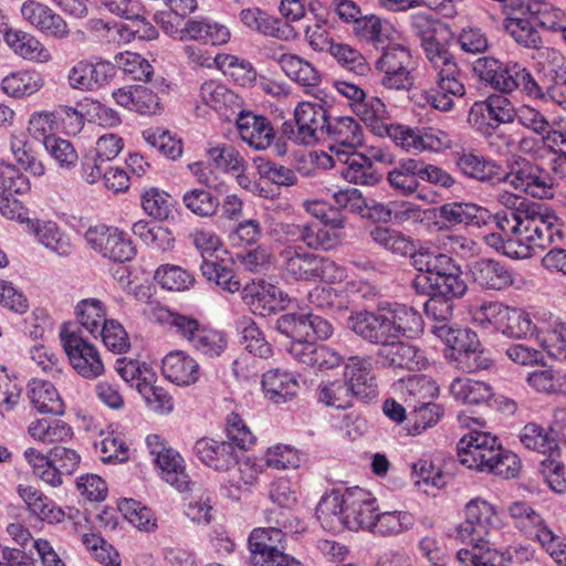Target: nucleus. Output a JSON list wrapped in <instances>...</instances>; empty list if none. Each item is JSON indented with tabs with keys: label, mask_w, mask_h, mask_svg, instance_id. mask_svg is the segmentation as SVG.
Instances as JSON below:
<instances>
[{
	"label": "nucleus",
	"mask_w": 566,
	"mask_h": 566,
	"mask_svg": "<svg viewBox=\"0 0 566 566\" xmlns=\"http://www.w3.org/2000/svg\"><path fill=\"white\" fill-rule=\"evenodd\" d=\"M85 241L103 258L113 262H127L136 254L130 237L118 228L105 224L91 227L85 232Z\"/></svg>",
	"instance_id": "obj_12"
},
{
	"label": "nucleus",
	"mask_w": 566,
	"mask_h": 566,
	"mask_svg": "<svg viewBox=\"0 0 566 566\" xmlns=\"http://www.w3.org/2000/svg\"><path fill=\"white\" fill-rule=\"evenodd\" d=\"M178 33L181 41L192 40L211 45L226 44L231 38L226 24L207 17L187 20Z\"/></svg>",
	"instance_id": "obj_29"
},
{
	"label": "nucleus",
	"mask_w": 566,
	"mask_h": 566,
	"mask_svg": "<svg viewBox=\"0 0 566 566\" xmlns=\"http://www.w3.org/2000/svg\"><path fill=\"white\" fill-rule=\"evenodd\" d=\"M493 122L494 120L486 99L473 103L468 115V123L471 125V127L483 135H490L491 140L489 144L491 147L495 146L494 139H499L504 146L510 147V145L513 143V139L510 135H491V132L494 128Z\"/></svg>",
	"instance_id": "obj_55"
},
{
	"label": "nucleus",
	"mask_w": 566,
	"mask_h": 566,
	"mask_svg": "<svg viewBox=\"0 0 566 566\" xmlns=\"http://www.w3.org/2000/svg\"><path fill=\"white\" fill-rule=\"evenodd\" d=\"M25 226V232L49 251L60 255L69 256L73 252V244L61 227L52 220L30 218L29 210H24L21 219H12Z\"/></svg>",
	"instance_id": "obj_16"
},
{
	"label": "nucleus",
	"mask_w": 566,
	"mask_h": 566,
	"mask_svg": "<svg viewBox=\"0 0 566 566\" xmlns=\"http://www.w3.org/2000/svg\"><path fill=\"white\" fill-rule=\"evenodd\" d=\"M282 71L302 86H315L319 82L317 70L301 56L292 53L281 54L277 59Z\"/></svg>",
	"instance_id": "obj_46"
},
{
	"label": "nucleus",
	"mask_w": 566,
	"mask_h": 566,
	"mask_svg": "<svg viewBox=\"0 0 566 566\" xmlns=\"http://www.w3.org/2000/svg\"><path fill=\"white\" fill-rule=\"evenodd\" d=\"M474 74L495 91L512 93L520 86L526 95H538V83L518 62L503 63L491 56L479 57L473 63Z\"/></svg>",
	"instance_id": "obj_5"
},
{
	"label": "nucleus",
	"mask_w": 566,
	"mask_h": 566,
	"mask_svg": "<svg viewBox=\"0 0 566 566\" xmlns=\"http://www.w3.org/2000/svg\"><path fill=\"white\" fill-rule=\"evenodd\" d=\"M376 499L368 491L359 488L346 490L345 527L350 531L367 530L371 532L377 517Z\"/></svg>",
	"instance_id": "obj_22"
},
{
	"label": "nucleus",
	"mask_w": 566,
	"mask_h": 566,
	"mask_svg": "<svg viewBox=\"0 0 566 566\" xmlns=\"http://www.w3.org/2000/svg\"><path fill=\"white\" fill-rule=\"evenodd\" d=\"M473 282L483 290L502 291L514 283L513 272L502 262L481 259L470 268Z\"/></svg>",
	"instance_id": "obj_28"
},
{
	"label": "nucleus",
	"mask_w": 566,
	"mask_h": 566,
	"mask_svg": "<svg viewBox=\"0 0 566 566\" xmlns=\"http://www.w3.org/2000/svg\"><path fill=\"white\" fill-rule=\"evenodd\" d=\"M518 439L526 449L543 454L551 452L556 447V442L547 429L535 422L526 423L521 429Z\"/></svg>",
	"instance_id": "obj_63"
},
{
	"label": "nucleus",
	"mask_w": 566,
	"mask_h": 566,
	"mask_svg": "<svg viewBox=\"0 0 566 566\" xmlns=\"http://www.w3.org/2000/svg\"><path fill=\"white\" fill-rule=\"evenodd\" d=\"M370 238L376 244L391 253L399 255L410 254L411 256L413 254L415 245L412 240L399 230L378 226L370 231Z\"/></svg>",
	"instance_id": "obj_53"
},
{
	"label": "nucleus",
	"mask_w": 566,
	"mask_h": 566,
	"mask_svg": "<svg viewBox=\"0 0 566 566\" xmlns=\"http://www.w3.org/2000/svg\"><path fill=\"white\" fill-rule=\"evenodd\" d=\"M17 492L20 499L25 503L29 512L38 518L48 523H59L64 517L61 507L45 496L41 491L31 485L19 484Z\"/></svg>",
	"instance_id": "obj_39"
},
{
	"label": "nucleus",
	"mask_w": 566,
	"mask_h": 566,
	"mask_svg": "<svg viewBox=\"0 0 566 566\" xmlns=\"http://www.w3.org/2000/svg\"><path fill=\"white\" fill-rule=\"evenodd\" d=\"M375 67L381 74L380 84L386 88L406 91L413 85L416 61L410 50L401 44L384 48Z\"/></svg>",
	"instance_id": "obj_8"
},
{
	"label": "nucleus",
	"mask_w": 566,
	"mask_h": 566,
	"mask_svg": "<svg viewBox=\"0 0 566 566\" xmlns=\"http://www.w3.org/2000/svg\"><path fill=\"white\" fill-rule=\"evenodd\" d=\"M146 446L160 478L178 491H186L190 481L179 452L168 447L158 434L147 436Z\"/></svg>",
	"instance_id": "obj_13"
},
{
	"label": "nucleus",
	"mask_w": 566,
	"mask_h": 566,
	"mask_svg": "<svg viewBox=\"0 0 566 566\" xmlns=\"http://www.w3.org/2000/svg\"><path fill=\"white\" fill-rule=\"evenodd\" d=\"M496 200L507 209L503 216H496L497 221L514 226L512 229L521 228L525 232H534L548 237V239L562 238L560 221L547 208L531 203L525 198L507 190L500 191Z\"/></svg>",
	"instance_id": "obj_3"
},
{
	"label": "nucleus",
	"mask_w": 566,
	"mask_h": 566,
	"mask_svg": "<svg viewBox=\"0 0 566 566\" xmlns=\"http://www.w3.org/2000/svg\"><path fill=\"white\" fill-rule=\"evenodd\" d=\"M112 97L118 106L142 115H157L163 111L159 97L144 85H126L116 88Z\"/></svg>",
	"instance_id": "obj_26"
},
{
	"label": "nucleus",
	"mask_w": 566,
	"mask_h": 566,
	"mask_svg": "<svg viewBox=\"0 0 566 566\" xmlns=\"http://www.w3.org/2000/svg\"><path fill=\"white\" fill-rule=\"evenodd\" d=\"M326 134L333 142L328 156H334L335 150H356L364 142L361 126L349 116L331 118Z\"/></svg>",
	"instance_id": "obj_33"
},
{
	"label": "nucleus",
	"mask_w": 566,
	"mask_h": 566,
	"mask_svg": "<svg viewBox=\"0 0 566 566\" xmlns=\"http://www.w3.org/2000/svg\"><path fill=\"white\" fill-rule=\"evenodd\" d=\"M155 279L163 289L177 292L189 290L196 282L191 272L172 264L159 266L155 272Z\"/></svg>",
	"instance_id": "obj_60"
},
{
	"label": "nucleus",
	"mask_w": 566,
	"mask_h": 566,
	"mask_svg": "<svg viewBox=\"0 0 566 566\" xmlns=\"http://www.w3.org/2000/svg\"><path fill=\"white\" fill-rule=\"evenodd\" d=\"M450 395L464 405L478 406L486 403L493 397L492 387L471 378H454L449 386Z\"/></svg>",
	"instance_id": "obj_42"
},
{
	"label": "nucleus",
	"mask_w": 566,
	"mask_h": 566,
	"mask_svg": "<svg viewBox=\"0 0 566 566\" xmlns=\"http://www.w3.org/2000/svg\"><path fill=\"white\" fill-rule=\"evenodd\" d=\"M347 385L353 388L356 398L371 400L377 397L378 389L371 374V361L369 358L350 357L345 366Z\"/></svg>",
	"instance_id": "obj_34"
},
{
	"label": "nucleus",
	"mask_w": 566,
	"mask_h": 566,
	"mask_svg": "<svg viewBox=\"0 0 566 566\" xmlns=\"http://www.w3.org/2000/svg\"><path fill=\"white\" fill-rule=\"evenodd\" d=\"M556 324H565L558 318L549 316L548 319L532 317L522 308L510 307L499 328V332L509 338L525 339L535 336L553 358L566 363V348L564 340L553 331Z\"/></svg>",
	"instance_id": "obj_4"
},
{
	"label": "nucleus",
	"mask_w": 566,
	"mask_h": 566,
	"mask_svg": "<svg viewBox=\"0 0 566 566\" xmlns=\"http://www.w3.org/2000/svg\"><path fill=\"white\" fill-rule=\"evenodd\" d=\"M240 138L256 150H264L273 143L275 137L271 122L251 111H240L235 119Z\"/></svg>",
	"instance_id": "obj_24"
},
{
	"label": "nucleus",
	"mask_w": 566,
	"mask_h": 566,
	"mask_svg": "<svg viewBox=\"0 0 566 566\" xmlns=\"http://www.w3.org/2000/svg\"><path fill=\"white\" fill-rule=\"evenodd\" d=\"M426 56L436 70V86L426 93L427 103L437 111L450 112L454 97H462L465 87L460 80V69L451 53L436 40V36L421 42Z\"/></svg>",
	"instance_id": "obj_2"
},
{
	"label": "nucleus",
	"mask_w": 566,
	"mask_h": 566,
	"mask_svg": "<svg viewBox=\"0 0 566 566\" xmlns=\"http://www.w3.org/2000/svg\"><path fill=\"white\" fill-rule=\"evenodd\" d=\"M384 366L394 369L421 370L428 366V359L418 347L395 339L377 353Z\"/></svg>",
	"instance_id": "obj_25"
},
{
	"label": "nucleus",
	"mask_w": 566,
	"mask_h": 566,
	"mask_svg": "<svg viewBox=\"0 0 566 566\" xmlns=\"http://www.w3.org/2000/svg\"><path fill=\"white\" fill-rule=\"evenodd\" d=\"M29 398L33 407L41 413L60 415L63 412V401L50 381L32 379L29 382Z\"/></svg>",
	"instance_id": "obj_44"
},
{
	"label": "nucleus",
	"mask_w": 566,
	"mask_h": 566,
	"mask_svg": "<svg viewBox=\"0 0 566 566\" xmlns=\"http://www.w3.org/2000/svg\"><path fill=\"white\" fill-rule=\"evenodd\" d=\"M318 256L301 245L286 244L279 252L280 268L287 279L315 282Z\"/></svg>",
	"instance_id": "obj_23"
},
{
	"label": "nucleus",
	"mask_w": 566,
	"mask_h": 566,
	"mask_svg": "<svg viewBox=\"0 0 566 566\" xmlns=\"http://www.w3.org/2000/svg\"><path fill=\"white\" fill-rule=\"evenodd\" d=\"M155 380V373H146L144 382H137L136 389L153 410L169 413L174 409L172 397L164 388L154 386Z\"/></svg>",
	"instance_id": "obj_57"
},
{
	"label": "nucleus",
	"mask_w": 566,
	"mask_h": 566,
	"mask_svg": "<svg viewBox=\"0 0 566 566\" xmlns=\"http://www.w3.org/2000/svg\"><path fill=\"white\" fill-rule=\"evenodd\" d=\"M335 151L334 156L323 155L319 164L335 168L349 184L375 186L379 182V175L367 156L356 150Z\"/></svg>",
	"instance_id": "obj_14"
},
{
	"label": "nucleus",
	"mask_w": 566,
	"mask_h": 566,
	"mask_svg": "<svg viewBox=\"0 0 566 566\" xmlns=\"http://www.w3.org/2000/svg\"><path fill=\"white\" fill-rule=\"evenodd\" d=\"M75 315L81 326L95 337L104 322L108 321L106 318V308L98 298L80 301L75 306Z\"/></svg>",
	"instance_id": "obj_58"
},
{
	"label": "nucleus",
	"mask_w": 566,
	"mask_h": 566,
	"mask_svg": "<svg viewBox=\"0 0 566 566\" xmlns=\"http://www.w3.org/2000/svg\"><path fill=\"white\" fill-rule=\"evenodd\" d=\"M412 263L420 272L418 275H431L440 277L457 265L453 260L444 254L430 250H420L412 254Z\"/></svg>",
	"instance_id": "obj_54"
},
{
	"label": "nucleus",
	"mask_w": 566,
	"mask_h": 566,
	"mask_svg": "<svg viewBox=\"0 0 566 566\" xmlns=\"http://www.w3.org/2000/svg\"><path fill=\"white\" fill-rule=\"evenodd\" d=\"M23 457L32 468L33 473L44 483L53 488L60 486L63 483L57 467L41 451L35 448H28L24 450Z\"/></svg>",
	"instance_id": "obj_61"
},
{
	"label": "nucleus",
	"mask_w": 566,
	"mask_h": 566,
	"mask_svg": "<svg viewBox=\"0 0 566 566\" xmlns=\"http://www.w3.org/2000/svg\"><path fill=\"white\" fill-rule=\"evenodd\" d=\"M193 453L201 463L216 471H228L237 463L234 448L228 441L200 438L193 446Z\"/></svg>",
	"instance_id": "obj_31"
},
{
	"label": "nucleus",
	"mask_w": 566,
	"mask_h": 566,
	"mask_svg": "<svg viewBox=\"0 0 566 566\" xmlns=\"http://www.w3.org/2000/svg\"><path fill=\"white\" fill-rule=\"evenodd\" d=\"M6 44L20 57L38 63L51 61L52 55L44 44L33 34L20 29H6Z\"/></svg>",
	"instance_id": "obj_35"
},
{
	"label": "nucleus",
	"mask_w": 566,
	"mask_h": 566,
	"mask_svg": "<svg viewBox=\"0 0 566 566\" xmlns=\"http://www.w3.org/2000/svg\"><path fill=\"white\" fill-rule=\"evenodd\" d=\"M412 287L417 293H438L448 298L461 297L465 294L468 286L461 277V271L455 265L453 271L447 272L440 277L431 275H416Z\"/></svg>",
	"instance_id": "obj_32"
},
{
	"label": "nucleus",
	"mask_w": 566,
	"mask_h": 566,
	"mask_svg": "<svg viewBox=\"0 0 566 566\" xmlns=\"http://www.w3.org/2000/svg\"><path fill=\"white\" fill-rule=\"evenodd\" d=\"M354 398L353 388L344 379L322 381L317 389L318 401L329 408L347 409Z\"/></svg>",
	"instance_id": "obj_49"
},
{
	"label": "nucleus",
	"mask_w": 566,
	"mask_h": 566,
	"mask_svg": "<svg viewBox=\"0 0 566 566\" xmlns=\"http://www.w3.org/2000/svg\"><path fill=\"white\" fill-rule=\"evenodd\" d=\"M526 382L539 394L556 395L566 389V374L554 368L536 369L527 375Z\"/></svg>",
	"instance_id": "obj_59"
},
{
	"label": "nucleus",
	"mask_w": 566,
	"mask_h": 566,
	"mask_svg": "<svg viewBox=\"0 0 566 566\" xmlns=\"http://www.w3.org/2000/svg\"><path fill=\"white\" fill-rule=\"evenodd\" d=\"M20 13L24 21L50 38L64 40L71 33L67 22L60 13L36 0L24 1Z\"/></svg>",
	"instance_id": "obj_21"
},
{
	"label": "nucleus",
	"mask_w": 566,
	"mask_h": 566,
	"mask_svg": "<svg viewBox=\"0 0 566 566\" xmlns=\"http://www.w3.org/2000/svg\"><path fill=\"white\" fill-rule=\"evenodd\" d=\"M216 67L224 75L231 77L240 86H249L256 78V72L252 64L231 54H217Z\"/></svg>",
	"instance_id": "obj_52"
},
{
	"label": "nucleus",
	"mask_w": 566,
	"mask_h": 566,
	"mask_svg": "<svg viewBox=\"0 0 566 566\" xmlns=\"http://www.w3.org/2000/svg\"><path fill=\"white\" fill-rule=\"evenodd\" d=\"M455 165L468 178L480 182L500 184L502 166L473 150H462L455 155Z\"/></svg>",
	"instance_id": "obj_27"
},
{
	"label": "nucleus",
	"mask_w": 566,
	"mask_h": 566,
	"mask_svg": "<svg viewBox=\"0 0 566 566\" xmlns=\"http://www.w3.org/2000/svg\"><path fill=\"white\" fill-rule=\"evenodd\" d=\"M60 338L70 365L85 379H95L104 374V363L98 349L71 324H63Z\"/></svg>",
	"instance_id": "obj_6"
},
{
	"label": "nucleus",
	"mask_w": 566,
	"mask_h": 566,
	"mask_svg": "<svg viewBox=\"0 0 566 566\" xmlns=\"http://www.w3.org/2000/svg\"><path fill=\"white\" fill-rule=\"evenodd\" d=\"M242 300L254 314L263 317L286 308L291 302L284 291L264 280L248 283L242 290Z\"/></svg>",
	"instance_id": "obj_18"
},
{
	"label": "nucleus",
	"mask_w": 566,
	"mask_h": 566,
	"mask_svg": "<svg viewBox=\"0 0 566 566\" xmlns=\"http://www.w3.org/2000/svg\"><path fill=\"white\" fill-rule=\"evenodd\" d=\"M497 227L503 234L490 233L484 237L485 243L501 251L511 259L520 260L532 256L537 249L544 250L555 242V239L534 232H525L523 229H512L514 226L497 221Z\"/></svg>",
	"instance_id": "obj_9"
},
{
	"label": "nucleus",
	"mask_w": 566,
	"mask_h": 566,
	"mask_svg": "<svg viewBox=\"0 0 566 566\" xmlns=\"http://www.w3.org/2000/svg\"><path fill=\"white\" fill-rule=\"evenodd\" d=\"M464 515L488 535V544H499L497 531L502 522L494 505L480 497L472 499L465 505Z\"/></svg>",
	"instance_id": "obj_36"
},
{
	"label": "nucleus",
	"mask_w": 566,
	"mask_h": 566,
	"mask_svg": "<svg viewBox=\"0 0 566 566\" xmlns=\"http://www.w3.org/2000/svg\"><path fill=\"white\" fill-rule=\"evenodd\" d=\"M99 438L94 446L104 463H120L128 460L129 448L119 432L101 431Z\"/></svg>",
	"instance_id": "obj_56"
},
{
	"label": "nucleus",
	"mask_w": 566,
	"mask_h": 566,
	"mask_svg": "<svg viewBox=\"0 0 566 566\" xmlns=\"http://www.w3.org/2000/svg\"><path fill=\"white\" fill-rule=\"evenodd\" d=\"M116 75V66L106 60H81L67 74L69 85L82 92L97 91L108 85Z\"/></svg>",
	"instance_id": "obj_20"
},
{
	"label": "nucleus",
	"mask_w": 566,
	"mask_h": 566,
	"mask_svg": "<svg viewBox=\"0 0 566 566\" xmlns=\"http://www.w3.org/2000/svg\"><path fill=\"white\" fill-rule=\"evenodd\" d=\"M261 384L264 396L274 403L291 400L298 389L296 377L282 369H272L263 374Z\"/></svg>",
	"instance_id": "obj_38"
},
{
	"label": "nucleus",
	"mask_w": 566,
	"mask_h": 566,
	"mask_svg": "<svg viewBox=\"0 0 566 566\" xmlns=\"http://www.w3.org/2000/svg\"><path fill=\"white\" fill-rule=\"evenodd\" d=\"M238 469L228 480L229 486L223 489L228 497L239 500L242 490H248L254 485L260 475L264 472L266 464L264 459L247 457L241 461L237 460Z\"/></svg>",
	"instance_id": "obj_37"
},
{
	"label": "nucleus",
	"mask_w": 566,
	"mask_h": 566,
	"mask_svg": "<svg viewBox=\"0 0 566 566\" xmlns=\"http://www.w3.org/2000/svg\"><path fill=\"white\" fill-rule=\"evenodd\" d=\"M184 206L199 218H211L219 209V200L210 191L193 188L187 190L181 198Z\"/></svg>",
	"instance_id": "obj_62"
},
{
	"label": "nucleus",
	"mask_w": 566,
	"mask_h": 566,
	"mask_svg": "<svg viewBox=\"0 0 566 566\" xmlns=\"http://www.w3.org/2000/svg\"><path fill=\"white\" fill-rule=\"evenodd\" d=\"M295 128L284 134L297 145L310 146L323 138L327 132L329 118L323 105L311 102L298 103L294 109Z\"/></svg>",
	"instance_id": "obj_10"
},
{
	"label": "nucleus",
	"mask_w": 566,
	"mask_h": 566,
	"mask_svg": "<svg viewBox=\"0 0 566 566\" xmlns=\"http://www.w3.org/2000/svg\"><path fill=\"white\" fill-rule=\"evenodd\" d=\"M30 190V181L14 165L0 161V214L8 220L21 219L28 209L14 195Z\"/></svg>",
	"instance_id": "obj_15"
},
{
	"label": "nucleus",
	"mask_w": 566,
	"mask_h": 566,
	"mask_svg": "<svg viewBox=\"0 0 566 566\" xmlns=\"http://www.w3.org/2000/svg\"><path fill=\"white\" fill-rule=\"evenodd\" d=\"M514 525L526 536L534 538L546 525L542 515L526 502L516 501L507 506Z\"/></svg>",
	"instance_id": "obj_50"
},
{
	"label": "nucleus",
	"mask_w": 566,
	"mask_h": 566,
	"mask_svg": "<svg viewBox=\"0 0 566 566\" xmlns=\"http://www.w3.org/2000/svg\"><path fill=\"white\" fill-rule=\"evenodd\" d=\"M347 327L365 342L385 347L395 339L419 334L423 321L419 312L406 304L382 303L375 311L352 314Z\"/></svg>",
	"instance_id": "obj_1"
},
{
	"label": "nucleus",
	"mask_w": 566,
	"mask_h": 566,
	"mask_svg": "<svg viewBox=\"0 0 566 566\" xmlns=\"http://www.w3.org/2000/svg\"><path fill=\"white\" fill-rule=\"evenodd\" d=\"M118 510L130 524L142 531L150 532L157 527L151 510L133 499L120 500Z\"/></svg>",
	"instance_id": "obj_64"
},
{
	"label": "nucleus",
	"mask_w": 566,
	"mask_h": 566,
	"mask_svg": "<svg viewBox=\"0 0 566 566\" xmlns=\"http://www.w3.org/2000/svg\"><path fill=\"white\" fill-rule=\"evenodd\" d=\"M419 160L413 158L401 159L387 174L389 186L403 196H410L420 188Z\"/></svg>",
	"instance_id": "obj_41"
},
{
	"label": "nucleus",
	"mask_w": 566,
	"mask_h": 566,
	"mask_svg": "<svg viewBox=\"0 0 566 566\" xmlns=\"http://www.w3.org/2000/svg\"><path fill=\"white\" fill-rule=\"evenodd\" d=\"M507 170L502 168L500 182L510 184L515 190L544 199L553 197V182L549 174L528 159L513 155L507 160Z\"/></svg>",
	"instance_id": "obj_7"
},
{
	"label": "nucleus",
	"mask_w": 566,
	"mask_h": 566,
	"mask_svg": "<svg viewBox=\"0 0 566 566\" xmlns=\"http://www.w3.org/2000/svg\"><path fill=\"white\" fill-rule=\"evenodd\" d=\"M161 371L166 379L177 386L188 387L200 378V366L187 352L172 350L161 360Z\"/></svg>",
	"instance_id": "obj_30"
},
{
	"label": "nucleus",
	"mask_w": 566,
	"mask_h": 566,
	"mask_svg": "<svg viewBox=\"0 0 566 566\" xmlns=\"http://www.w3.org/2000/svg\"><path fill=\"white\" fill-rule=\"evenodd\" d=\"M28 433L41 443H63L72 440V427L60 419H38L28 426Z\"/></svg>",
	"instance_id": "obj_43"
},
{
	"label": "nucleus",
	"mask_w": 566,
	"mask_h": 566,
	"mask_svg": "<svg viewBox=\"0 0 566 566\" xmlns=\"http://www.w3.org/2000/svg\"><path fill=\"white\" fill-rule=\"evenodd\" d=\"M377 135H384L388 124L387 107L384 102L375 96L363 97L352 109Z\"/></svg>",
	"instance_id": "obj_48"
},
{
	"label": "nucleus",
	"mask_w": 566,
	"mask_h": 566,
	"mask_svg": "<svg viewBox=\"0 0 566 566\" xmlns=\"http://www.w3.org/2000/svg\"><path fill=\"white\" fill-rule=\"evenodd\" d=\"M412 513L403 510L385 511L377 513L373 534L382 537L398 536L410 531L415 526Z\"/></svg>",
	"instance_id": "obj_45"
},
{
	"label": "nucleus",
	"mask_w": 566,
	"mask_h": 566,
	"mask_svg": "<svg viewBox=\"0 0 566 566\" xmlns=\"http://www.w3.org/2000/svg\"><path fill=\"white\" fill-rule=\"evenodd\" d=\"M43 86V77L40 73L31 70L13 72L1 82L2 91L13 97L32 95Z\"/></svg>",
	"instance_id": "obj_47"
},
{
	"label": "nucleus",
	"mask_w": 566,
	"mask_h": 566,
	"mask_svg": "<svg viewBox=\"0 0 566 566\" xmlns=\"http://www.w3.org/2000/svg\"><path fill=\"white\" fill-rule=\"evenodd\" d=\"M345 501L346 491L331 492L321 499L316 507V516L322 525L328 528L345 527Z\"/></svg>",
	"instance_id": "obj_51"
},
{
	"label": "nucleus",
	"mask_w": 566,
	"mask_h": 566,
	"mask_svg": "<svg viewBox=\"0 0 566 566\" xmlns=\"http://www.w3.org/2000/svg\"><path fill=\"white\" fill-rule=\"evenodd\" d=\"M250 558L253 566H273L286 549L285 533L281 527H259L249 536Z\"/></svg>",
	"instance_id": "obj_19"
},
{
	"label": "nucleus",
	"mask_w": 566,
	"mask_h": 566,
	"mask_svg": "<svg viewBox=\"0 0 566 566\" xmlns=\"http://www.w3.org/2000/svg\"><path fill=\"white\" fill-rule=\"evenodd\" d=\"M496 437L482 431H472L458 443V457L468 469L484 472L494 459L499 447Z\"/></svg>",
	"instance_id": "obj_17"
},
{
	"label": "nucleus",
	"mask_w": 566,
	"mask_h": 566,
	"mask_svg": "<svg viewBox=\"0 0 566 566\" xmlns=\"http://www.w3.org/2000/svg\"><path fill=\"white\" fill-rule=\"evenodd\" d=\"M394 391L410 401L415 412H434L431 418L426 421L427 424L436 423L442 416V408L432 403V400L439 394V386L430 377L424 375H411L394 382Z\"/></svg>",
	"instance_id": "obj_11"
},
{
	"label": "nucleus",
	"mask_w": 566,
	"mask_h": 566,
	"mask_svg": "<svg viewBox=\"0 0 566 566\" xmlns=\"http://www.w3.org/2000/svg\"><path fill=\"white\" fill-rule=\"evenodd\" d=\"M199 97L205 105L222 114L241 106V98L238 94L213 80L202 83Z\"/></svg>",
	"instance_id": "obj_40"
}]
</instances>
